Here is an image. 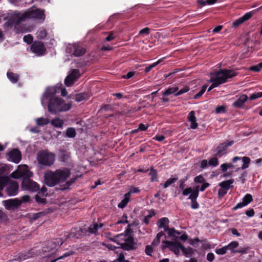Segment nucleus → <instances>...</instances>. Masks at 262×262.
I'll use <instances>...</instances> for the list:
<instances>
[{"label": "nucleus", "mask_w": 262, "mask_h": 262, "mask_svg": "<svg viewBox=\"0 0 262 262\" xmlns=\"http://www.w3.org/2000/svg\"><path fill=\"white\" fill-rule=\"evenodd\" d=\"M253 15V12H250L245 14L242 17L237 19L233 23V26L234 27H237L241 24H243L245 21L250 19L252 16Z\"/></svg>", "instance_id": "obj_18"}, {"label": "nucleus", "mask_w": 262, "mask_h": 262, "mask_svg": "<svg viewBox=\"0 0 262 262\" xmlns=\"http://www.w3.org/2000/svg\"><path fill=\"white\" fill-rule=\"evenodd\" d=\"M66 180V170L57 169L55 171L48 170L45 172L44 181L49 187H53Z\"/></svg>", "instance_id": "obj_4"}, {"label": "nucleus", "mask_w": 262, "mask_h": 262, "mask_svg": "<svg viewBox=\"0 0 262 262\" xmlns=\"http://www.w3.org/2000/svg\"><path fill=\"white\" fill-rule=\"evenodd\" d=\"M149 175L151 177V182L157 181V172L152 167L150 168Z\"/></svg>", "instance_id": "obj_39"}, {"label": "nucleus", "mask_w": 262, "mask_h": 262, "mask_svg": "<svg viewBox=\"0 0 262 262\" xmlns=\"http://www.w3.org/2000/svg\"><path fill=\"white\" fill-rule=\"evenodd\" d=\"M88 98V95L86 93H80L76 95V100L77 102H80L82 100L87 99Z\"/></svg>", "instance_id": "obj_36"}, {"label": "nucleus", "mask_w": 262, "mask_h": 262, "mask_svg": "<svg viewBox=\"0 0 262 262\" xmlns=\"http://www.w3.org/2000/svg\"><path fill=\"white\" fill-rule=\"evenodd\" d=\"M4 206L7 210L13 209L18 208L21 204L20 201L17 198L11 199L3 202Z\"/></svg>", "instance_id": "obj_15"}, {"label": "nucleus", "mask_w": 262, "mask_h": 262, "mask_svg": "<svg viewBox=\"0 0 262 262\" xmlns=\"http://www.w3.org/2000/svg\"><path fill=\"white\" fill-rule=\"evenodd\" d=\"M23 21V20L21 16V13L15 11L9 16L4 26L5 28H12L14 25H19Z\"/></svg>", "instance_id": "obj_9"}, {"label": "nucleus", "mask_w": 262, "mask_h": 262, "mask_svg": "<svg viewBox=\"0 0 262 262\" xmlns=\"http://www.w3.org/2000/svg\"><path fill=\"white\" fill-rule=\"evenodd\" d=\"M227 250H228V248L226 246L222 248L216 249L215 250V252L217 254L223 255L226 253Z\"/></svg>", "instance_id": "obj_45"}, {"label": "nucleus", "mask_w": 262, "mask_h": 262, "mask_svg": "<svg viewBox=\"0 0 262 262\" xmlns=\"http://www.w3.org/2000/svg\"><path fill=\"white\" fill-rule=\"evenodd\" d=\"M39 194L35 195V199L36 202L39 204H45L47 202V200L45 198H42L38 195Z\"/></svg>", "instance_id": "obj_42"}, {"label": "nucleus", "mask_w": 262, "mask_h": 262, "mask_svg": "<svg viewBox=\"0 0 262 262\" xmlns=\"http://www.w3.org/2000/svg\"><path fill=\"white\" fill-rule=\"evenodd\" d=\"M76 135V130L74 128L70 127L67 129V137L69 138H74Z\"/></svg>", "instance_id": "obj_38"}, {"label": "nucleus", "mask_w": 262, "mask_h": 262, "mask_svg": "<svg viewBox=\"0 0 262 262\" xmlns=\"http://www.w3.org/2000/svg\"><path fill=\"white\" fill-rule=\"evenodd\" d=\"M32 176L33 173L26 165H18L17 168L10 174L13 179H23L21 185L24 190L36 192L39 190V185L30 179Z\"/></svg>", "instance_id": "obj_2"}, {"label": "nucleus", "mask_w": 262, "mask_h": 262, "mask_svg": "<svg viewBox=\"0 0 262 262\" xmlns=\"http://www.w3.org/2000/svg\"><path fill=\"white\" fill-rule=\"evenodd\" d=\"M199 187L197 186L194 190H193L189 196V199L192 201H196L199 195Z\"/></svg>", "instance_id": "obj_33"}, {"label": "nucleus", "mask_w": 262, "mask_h": 262, "mask_svg": "<svg viewBox=\"0 0 262 262\" xmlns=\"http://www.w3.org/2000/svg\"><path fill=\"white\" fill-rule=\"evenodd\" d=\"M245 213L248 216L252 217L254 216L255 212L253 209H251L249 210L246 211Z\"/></svg>", "instance_id": "obj_61"}, {"label": "nucleus", "mask_w": 262, "mask_h": 262, "mask_svg": "<svg viewBox=\"0 0 262 262\" xmlns=\"http://www.w3.org/2000/svg\"><path fill=\"white\" fill-rule=\"evenodd\" d=\"M249 70H251V71H254V72H258L261 69H260V68L259 64H257L256 66H253L249 68Z\"/></svg>", "instance_id": "obj_58"}, {"label": "nucleus", "mask_w": 262, "mask_h": 262, "mask_svg": "<svg viewBox=\"0 0 262 262\" xmlns=\"http://www.w3.org/2000/svg\"><path fill=\"white\" fill-rule=\"evenodd\" d=\"M169 222L168 218L163 217L158 221L157 225L159 228H162L165 231L168 229Z\"/></svg>", "instance_id": "obj_25"}, {"label": "nucleus", "mask_w": 262, "mask_h": 262, "mask_svg": "<svg viewBox=\"0 0 262 262\" xmlns=\"http://www.w3.org/2000/svg\"><path fill=\"white\" fill-rule=\"evenodd\" d=\"M227 193V190L224 189H221L219 190L218 194L219 196L223 197Z\"/></svg>", "instance_id": "obj_62"}, {"label": "nucleus", "mask_w": 262, "mask_h": 262, "mask_svg": "<svg viewBox=\"0 0 262 262\" xmlns=\"http://www.w3.org/2000/svg\"><path fill=\"white\" fill-rule=\"evenodd\" d=\"M7 156L8 159L15 163H18L21 160V153L20 151L17 148H14L10 151Z\"/></svg>", "instance_id": "obj_14"}, {"label": "nucleus", "mask_w": 262, "mask_h": 262, "mask_svg": "<svg viewBox=\"0 0 262 262\" xmlns=\"http://www.w3.org/2000/svg\"><path fill=\"white\" fill-rule=\"evenodd\" d=\"M214 254L212 253H208L207 255V259L209 261H213V260L214 259Z\"/></svg>", "instance_id": "obj_64"}, {"label": "nucleus", "mask_w": 262, "mask_h": 262, "mask_svg": "<svg viewBox=\"0 0 262 262\" xmlns=\"http://www.w3.org/2000/svg\"><path fill=\"white\" fill-rule=\"evenodd\" d=\"M247 99L248 96L246 95L243 94L233 103V106L235 107H243Z\"/></svg>", "instance_id": "obj_20"}, {"label": "nucleus", "mask_w": 262, "mask_h": 262, "mask_svg": "<svg viewBox=\"0 0 262 262\" xmlns=\"http://www.w3.org/2000/svg\"><path fill=\"white\" fill-rule=\"evenodd\" d=\"M22 203H28L30 201V196L28 195H25L21 198V200H19Z\"/></svg>", "instance_id": "obj_53"}, {"label": "nucleus", "mask_w": 262, "mask_h": 262, "mask_svg": "<svg viewBox=\"0 0 262 262\" xmlns=\"http://www.w3.org/2000/svg\"><path fill=\"white\" fill-rule=\"evenodd\" d=\"M150 29L149 28H145L141 30L139 32V34L148 35L149 34Z\"/></svg>", "instance_id": "obj_56"}, {"label": "nucleus", "mask_w": 262, "mask_h": 262, "mask_svg": "<svg viewBox=\"0 0 262 262\" xmlns=\"http://www.w3.org/2000/svg\"><path fill=\"white\" fill-rule=\"evenodd\" d=\"M38 163L41 166L50 167L54 163L55 155L48 150H41L37 155Z\"/></svg>", "instance_id": "obj_6"}, {"label": "nucleus", "mask_w": 262, "mask_h": 262, "mask_svg": "<svg viewBox=\"0 0 262 262\" xmlns=\"http://www.w3.org/2000/svg\"><path fill=\"white\" fill-rule=\"evenodd\" d=\"M238 246V243L237 242H232L230 244H229L228 245L226 246L228 248V250H233L234 248L237 247Z\"/></svg>", "instance_id": "obj_49"}, {"label": "nucleus", "mask_w": 262, "mask_h": 262, "mask_svg": "<svg viewBox=\"0 0 262 262\" xmlns=\"http://www.w3.org/2000/svg\"><path fill=\"white\" fill-rule=\"evenodd\" d=\"M165 231L167 232L169 236L178 238V236H176L174 234V232H176V230L174 228H169L168 227V229L166 230Z\"/></svg>", "instance_id": "obj_51"}, {"label": "nucleus", "mask_w": 262, "mask_h": 262, "mask_svg": "<svg viewBox=\"0 0 262 262\" xmlns=\"http://www.w3.org/2000/svg\"><path fill=\"white\" fill-rule=\"evenodd\" d=\"M7 76L9 80L13 83H16L18 82L19 79V75L16 73H14L12 72L8 71L7 73Z\"/></svg>", "instance_id": "obj_24"}, {"label": "nucleus", "mask_w": 262, "mask_h": 262, "mask_svg": "<svg viewBox=\"0 0 262 262\" xmlns=\"http://www.w3.org/2000/svg\"><path fill=\"white\" fill-rule=\"evenodd\" d=\"M179 90V88L178 86H173L168 88L162 94L163 96H167L170 95L171 94L177 92Z\"/></svg>", "instance_id": "obj_32"}, {"label": "nucleus", "mask_w": 262, "mask_h": 262, "mask_svg": "<svg viewBox=\"0 0 262 262\" xmlns=\"http://www.w3.org/2000/svg\"><path fill=\"white\" fill-rule=\"evenodd\" d=\"M51 123L56 127H60L63 124V121L59 118H56L52 120Z\"/></svg>", "instance_id": "obj_35"}, {"label": "nucleus", "mask_w": 262, "mask_h": 262, "mask_svg": "<svg viewBox=\"0 0 262 262\" xmlns=\"http://www.w3.org/2000/svg\"><path fill=\"white\" fill-rule=\"evenodd\" d=\"M163 243L164 244L163 249L168 248L170 251H172L176 255L178 256L180 251L181 249L182 245L179 241H164Z\"/></svg>", "instance_id": "obj_11"}, {"label": "nucleus", "mask_w": 262, "mask_h": 262, "mask_svg": "<svg viewBox=\"0 0 262 262\" xmlns=\"http://www.w3.org/2000/svg\"><path fill=\"white\" fill-rule=\"evenodd\" d=\"M36 121L38 125L43 126L48 124L50 122V120L48 118L41 117L37 118Z\"/></svg>", "instance_id": "obj_30"}, {"label": "nucleus", "mask_w": 262, "mask_h": 262, "mask_svg": "<svg viewBox=\"0 0 262 262\" xmlns=\"http://www.w3.org/2000/svg\"><path fill=\"white\" fill-rule=\"evenodd\" d=\"M74 51H73V55H74L75 56H80L84 55L86 52V50L78 45H74L72 46Z\"/></svg>", "instance_id": "obj_23"}, {"label": "nucleus", "mask_w": 262, "mask_h": 262, "mask_svg": "<svg viewBox=\"0 0 262 262\" xmlns=\"http://www.w3.org/2000/svg\"><path fill=\"white\" fill-rule=\"evenodd\" d=\"M31 51L38 56L43 55L46 52V49L43 43L40 41H35L31 46Z\"/></svg>", "instance_id": "obj_12"}, {"label": "nucleus", "mask_w": 262, "mask_h": 262, "mask_svg": "<svg viewBox=\"0 0 262 262\" xmlns=\"http://www.w3.org/2000/svg\"><path fill=\"white\" fill-rule=\"evenodd\" d=\"M62 86V84L59 83L54 86L48 88L41 99L42 105L45 107L48 103V111L52 114L66 110V103L63 100L56 96L59 93L63 97L66 96V88Z\"/></svg>", "instance_id": "obj_1"}, {"label": "nucleus", "mask_w": 262, "mask_h": 262, "mask_svg": "<svg viewBox=\"0 0 262 262\" xmlns=\"http://www.w3.org/2000/svg\"><path fill=\"white\" fill-rule=\"evenodd\" d=\"M125 233L118 234L115 236L112 241L120 245V247L125 250H130L136 248V243L132 236L130 225H128Z\"/></svg>", "instance_id": "obj_3"}, {"label": "nucleus", "mask_w": 262, "mask_h": 262, "mask_svg": "<svg viewBox=\"0 0 262 262\" xmlns=\"http://www.w3.org/2000/svg\"><path fill=\"white\" fill-rule=\"evenodd\" d=\"M125 260L124 255L122 253H120L117 259L114 260V262H124Z\"/></svg>", "instance_id": "obj_55"}, {"label": "nucleus", "mask_w": 262, "mask_h": 262, "mask_svg": "<svg viewBox=\"0 0 262 262\" xmlns=\"http://www.w3.org/2000/svg\"><path fill=\"white\" fill-rule=\"evenodd\" d=\"M262 97V92H258L254 94H252L250 96L249 99L250 100H254L258 98H260Z\"/></svg>", "instance_id": "obj_50"}, {"label": "nucleus", "mask_w": 262, "mask_h": 262, "mask_svg": "<svg viewBox=\"0 0 262 262\" xmlns=\"http://www.w3.org/2000/svg\"><path fill=\"white\" fill-rule=\"evenodd\" d=\"M233 141H230L228 143L225 142L220 144L216 149L217 152L216 153V156L221 157L222 153L227 149L228 147L231 146L233 144Z\"/></svg>", "instance_id": "obj_19"}, {"label": "nucleus", "mask_w": 262, "mask_h": 262, "mask_svg": "<svg viewBox=\"0 0 262 262\" xmlns=\"http://www.w3.org/2000/svg\"><path fill=\"white\" fill-rule=\"evenodd\" d=\"M82 74L78 69H71L67 76V86H72L81 77Z\"/></svg>", "instance_id": "obj_10"}, {"label": "nucleus", "mask_w": 262, "mask_h": 262, "mask_svg": "<svg viewBox=\"0 0 262 262\" xmlns=\"http://www.w3.org/2000/svg\"><path fill=\"white\" fill-rule=\"evenodd\" d=\"M37 37L40 39H44L47 35L46 30L43 28H40L38 29L37 33Z\"/></svg>", "instance_id": "obj_31"}, {"label": "nucleus", "mask_w": 262, "mask_h": 262, "mask_svg": "<svg viewBox=\"0 0 262 262\" xmlns=\"http://www.w3.org/2000/svg\"><path fill=\"white\" fill-rule=\"evenodd\" d=\"M87 230L85 228L75 227L73 228L69 232L68 236L70 238H80L86 234Z\"/></svg>", "instance_id": "obj_16"}, {"label": "nucleus", "mask_w": 262, "mask_h": 262, "mask_svg": "<svg viewBox=\"0 0 262 262\" xmlns=\"http://www.w3.org/2000/svg\"><path fill=\"white\" fill-rule=\"evenodd\" d=\"M253 198L252 196L250 194H247L243 199V202L238 203L235 207H233V209L235 210L238 208H242L248 204L252 202Z\"/></svg>", "instance_id": "obj_17"}, {"label": "nucleus", "mask_w": 262, "mask_h": 262, "mask_svg": "<svg viewBox=\"0 0 262 262\" xmlns=\"http://www.w3.org/2000/svg\"><path fill=\"white\" fill-rule=\"evenodd\" d=\"M31 257H32V253L30 251H28L27 253H21L19 254L17 257L15 258L14 260L21 261Z\"/></svg>", "instance_id": "obj_27"}, {"label": "nucleus", "mask_w": 262, "mask_h": 262, "mask_svg": "<svg viewBox=\"0 0 262 262\" xmlns=\"http://www.w3.org/2000/svg\"><path fill=\"white\" fill-rule=\"evenodd\" d=\"M9 181V177L7 176H0V197L3 196L2 191L6 186Z\"/></svg>", "instance_id": "obj_22"}, {"label": "nucleus", "mask_w": 262, "mask_h": 262, "mask_svg": "<svg viewBox=\"0 0 262 262\" xmlns=\"http://www.w3.org/2000/svg\"><path fill=\"white\" fill-rule=\"evenodd\" d=\"M189 90V88L188 86H185L183 89L180 90L178 93L175 94V96H179L182 94L187 92Z\"/></svg>", "instance_id": "obj_52"}, {"label": "nucleus", "mask_w": 262, "mask_h": 262, "mask_svg": "<svg viewBox=\"0 0 262 262\" xmlns=\"http://www.w3.org/2000/svg\"><path fill=\"white\" fill-rule=\"evenodd\" d=\"M162 61V59H160L159 60H158L157 62L150 64L148 67H146L145 69V72L146 73H148L151 69L155 67L157 64L160 63Z\"/></svg>", "instance_id": "obj_43"}, {"label": "nucleus", "mask_w": 262, "mask_h": 262, "mask_svg": "<svg viewBox=\"0 0 262 262\" xmlns=\"http://www.w3.org/2000/svg\"><path fill=\"white\" fill-rule=\"evenodd\" d=\"M178 180V177H174L172 178H170L168 179L165 184L163 185V187L166 188L168 187L169 186L171 185L172 184L175 183Z\"/></svg>", "instance_id": "obj_37"}, {"label": "nucleus", "mask_w": 262, "mask_h": 262, "mask_svg": "<svg viewBox=\"0 0 262 262\" xmlns=\"http://www.w3.org/2000/svg\"><path fill=\"white\" fill-rule=\"evenodd\" d=\"M23 21L27 19H45L44 11L36 8H31L26 11L24 13H21Z\"/></svg>", "instance_id": "obj_7"}, {"label": "nucleus", "mask_w": 262, "mask_h": 262, "mask_svg": "<svg viewBox=\"0 0 262 262\" xmlns=\"http://www.w3.org/2000/svg\"><path fill=\"white\" fill-rule=\"evenodd\" d=\"M115 38L113 32H110L108 35L105 38V40L110 41L114 39Z\"/></svg>", "instance_id": "obj_60"}, {"label": "nucleus", "mask_w": 262, "mask_h": 262, "mask_svg": "<svg viewBox=\"0 0 262 262\" xmlns=\"http://www.w3.org/2000/svg\"><path fill=\"white\" fill-rule=\"evenodd\" d=\"M236 75V73L233 70H221L218 72L211 74L209 81H214L219 85L226 82L227 79L233 77Z\"/></svg>", "instance_id": "obj_5"}, {"label": "nucleus", "mask_w": 262, "mask_h": 262, "mask_svg": "<svg viewBox=\"0 0 262 262\" xmlns=\"http://www.w3.org/2000/svg\"><path fill=\"white\" fill-rule=\"evenodd\" d=\"M7 187L6 191L8 196H15L17 194L18 192L19 184L16 181H12L9 180V182L6 185Z\"/></svg>", "instance_id": "obj_13"}, {"label": "nucleus", "mask_w": 262, "mask_h": 262, "mask_svg": "<svg viewBox=\"0 0 262 262\" xmlns=\"http://www.w3.org/2000/svg\"><path fill=\"white\" fill-rule=\"evenodd\" d=\"M207 87V85H203L202 88V89H201V90L199 93H198L196 95H195L194 96V99H198L199 97H200L204 94V93L205 92Z\"/></svg>", "instance_id": "obj_48"}, {"label": "nucleus", "mask_w": 262, "mask_h": 262, "mask_svg": "<svg viewBox=\"0 0 262 262\" xmlns=\"http://www.w3.org/2000/svg\"><path fill=\"white\" fill-rule=\"evenodd\" d=\"M24 41L28 44H31L33 42V37L32 35L28 34L25 35L23 37Z\"/></svg>", "instance_id": "obj_41"}, {"label": "nucleus", "mask_w": 262, "mask_h": 262, "mask_svg": "<svg viewBox=\"0 0 262 262\" xmlns=\"http://www.w3.org/2000/svg\"><path fill=\"white\" fill-rule=\"evenodd\" d=\"M8 216L5 212L0 210V223H3L7 221Z\"/></svg>", "instance_id": "obj_47"}, {"label": "nucleus", "mask_w": 262, "mask_h": 262, "mask_svg": "<svg viewBox=\"0 0 262 262\" xmlns=\"http://www.w3.org/2000/svg\"><path fill=\"white\" fill-rule=\"evenodd\" d=\"M152 252V249L150 246H147L145 249V252L148 255H151Z\"/></svg>", "instance_id": "obj_63"}, {"label": "nucleus", "mask_w": 262, "mask_h": 262, "mask_svg": "<svg viewBox=\"0 0 262 262\" xmlns=\"http://www.w3.org/2000/svg\"><path fill=\"white\" fill-rule=\"evenodd\" d=\"M181 250L183 251V253L186 256H190L193 253V250L191 248H185L184 246H182Z\"/></svg>", "instance_id": "obj_34"}, {"label": "nucleus", "mask_w": 262, "mask_h": 262, "mask_svg": "<svg viewBox=\"0 0 262 262\" xmlns=\"http://www.w3.org/2000/svg\"><path fill=\"white\" fill-rule=\"evenodd\" d=\"M103 226V224L101 223L100 224H94L93 225H91L89 228H88V231L91 233H96L98 230L101 228Z\"/></svg>", "instance_id": "obj_28"}, {"label": "nucleus", "mask_w": 262, "mask_h": 262, "mask_svg": "<svg viewBox=\"0 0 262 262\" xmlns=\"http://www.w3.org/2000/svg\"><path fill=\"white\" fill-rule=\"evenodd\" d=\"M208 164L210 166H216L219 164L218 159L216 157H213L208 161Z\"/></svg>", "instance_id": "obj_46"}, {"label": "nucleus", "mask_w": 262, "mask_h": 262, "mask_svg": "<svg viewBox=\"0 0 262 262\" xmlns=\"http://www.w3.org/2000/svg\"><path fill=\"white\" fill-rule=\"evenodd\" d=\"M225 111V108L223 106H220L216 108L215 109V112L216 113H221L224 112Z\"/></svg>", "instance_id": "obj_59"}, {"label": "nucleus", "mask_w": 262, "mask_h": 262, "mask_svg": "<svg viewBox=\"0 0 262 262\" xmlns=\"http://www.w3.org/2000/svg\"><path fill=\"white\" fill-rule=\"evenodd\" d=\"M37 192L38 194L42 195V196H46L48 195L47 189L45 186H43L41 188H39V190Z\"/></svg>", "instance_id": "obj_44"}, {"label": "nucleus", "mask_w": 262, "mask_h": 262, "mask_svg": "<svg viewBox=\"0 0 262 262\" xmlns=\"http://www.w3.org/2000/svg\"><path fill=\"white\" fill-rule=\"evenodd\" d=\"M233 182L234 180L233 179H230L220 183L219 185L222 188L226 189V190H228L230 188L233 187L232 184L233 183Z\"/></svg>", "instance_id": "obj_26"}, {"label": "nucleus", "mask_w": 262, "mask_h": 262, "mask_svg": "<svg viewBox=\"0 0 262 262\" xmlns=\"http://www.w3.org/2000/svg\"><path fill=\"white\" fill-rule=\"evenodd\" d=\"M68 166L66 175L67 179L69 178V180L67 181V189L80 176L77 168H74L72 164L69 163Z\"/></svg>", "instance_id": "obj_8"}, {"label": "nucleus", "mask_w": 262, "mask_h": 262, "mask_svg": "<svg viewBox=\"0 0 262 262\" xmlns=\"http://www.w3.org/2000/svg\"><path fill=\"white\" fill-rule=\"evenodd\" d=\"M194 181L195 183H203L205 181V179L202 176L200 175L196 177Z\"/></svg>", "instance_id": "obj_54"}, {"label": "nucleus", "mask_w": 262, "mask_h": 262, "mask_svg": "<svg viewBox=\"0 0 262 262\" xmlns=\"http://www.w3.org/2000/svg\"><path fill=\"white\" fill-rule=\"evenodd\" d=\"M187 118L189 121L191 123V128L192 129H195L198 127V124L196 122V118L195 116L194 112L193 111H191L189 113Z\"/></svg>", "instance_id": "obj_21"}, {"label": "nucleus", "mask_w": 262, "mask_h": 262, "mask_svg": "<svg viewBox=\"0 0 262 262\" xmlns=\"http://www.w3.org/2000/svg\"><path fill=\"white\" fill-rule=\"evenodd\" d=\"M129 193H126L124 195V198L122 200V201L119 203L118 206L119 208H123L125 207L127 204L128 203L129 200Z\"/></svg>", "instance_id": "obj_29"}, {"label": "nucleus", "mask_w": 262, "mask_h": 262, "mask_svg": "<svg viewBox=\"0 0 262 262\" xmlns=\"http://www.w3.org/2000/svg\"><path fill=\"white\" fill-rule=\"evenodd\" d=\"M192 190H193L191 187L187 188L183 190V194L184 195H187L189 194H190Z\"/></svg>", "instance_id": "obj_57"}, {"label": "nucleus", "mask_w": 262, "mask_h": 262, "mask_svg": "<svg viewBox=\"0 0 262 262\" xmlns=\"http://www.w3.org/2000/svg\"><path fill=\"white\" fill-rule=\"evenodd\" d=\"M243 164L242 166V169H245L249 167V164L250 162V159L249 157H244L242 158Z\"/></svg>", "instance_id": "obj_40"}]
</instances>
